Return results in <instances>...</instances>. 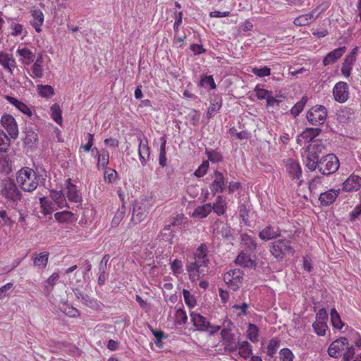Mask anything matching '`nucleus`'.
Listing matches in <instances>:
<instances>
[{
	"instance_id": "obj_20",
	"label": "nucleus",
	"mask_w": 361,
	"mask_h": 361,
	"mask_svg": "<svg viewBox=\"0 0 361 361\" xmlns=\"http://www.w3.org/2000/svg\"><path fill=\"white\" fill-rule=\"evenodd\" d=\"M315 13L316 11L313 10L308 13L301 15L295 18L293 21L294 25L296 26H305L312 23L319 15V13L315 15Z\"/></svg>"
},
{
	"instance_id": "obj_26",
	"label": "nucleus",
	"mask_w": 361,
	"mask_h": 361,
	"mask_svg": "<svg viewBox=\"0 0 361 361\" xmlns=\"http://www.w3.org/2000/svg\"><path fill=\"white\" fill-rule=\"evenodd\" d=\"M16 53L20 56V61L23 64L29 65L34 61V54L25 47H19Z\"/></svg>"
},
{
	"instance_id": "obj_35",
	"label": "nucleus",
	"mask_w": 361,
	"mask_h": 361,
	"mask_svg": "<svg viewBox=\"0 0 361 361\" xmlns=\"http://www.w3.org/2000/svg\"><path fill=\"white\" fill-rule=\"evenodd\" d=\"M62 304L63 307H61V310L66 315L72 318H78L80 317V311L77 308L69 305L67 301L62 302Z\"/></svg>"
},
{
	"instance_id": "obj_14",
	"label": "nucleus",
	"mask_w": 361,
	"mask_h": 361,
	"mask_svg": "<svg viewBox=\"0 0 361 361\" xmlns=\"http://www.w3.org/2000/svg\"><path fill=\"white\" fill-rule=\"evenodd\" d=\"M286 169L292 180H298L302 176V169L300 164L293 159H288L286 161Z\"/></svg>"
},
{
	"instance_id": "obj_43",
	"label": "nucleus",
	"mask_w": 361,
	"mask_h": 361,
	"mask_svg": "<svg viewBox=\"0 0 361 361\" xmlns=\"http://www.w3.org/2000/svg\"><path fill=\"white\" fill-rule=\"evenodd\" d=\"M353 64L354 62L353 59L352 57L345 58V61L343 62L341 68L342 74L345 78H348L350 75Z\"/></svg>"
},
{
	"instance_id": "obj_62",
	"label": "nucleus",
	"mask_w": 361,
	"mask_h": 361,
	"mask_svg": "<svg viewBox=\"0 0 361 361\" xmlns=\"http://www.w3.org/2000/svg\"><path fill=\"white\" fill-rule=\"evenodd\" d=\"M117 173L115 170L112 169H105L104 174V178L105 181H107L109 183H112L114 181L116 178Z\"/></svg>"
},
{
	"instance_id": "obj_33",
	"label": "nucleus",
	"mask_w": 361,
	"mask_h": 361,
	"mask_svg": "<svg viewBox=\"0 0 361 361\" xmlns=\"http://www.w3.org/2000/svg\"><path fill=\"white\" fill-rule=\"evenodd\" d=\"M212 212V204L210 203L205 204L197 207L192 212L193 217L205 218Z\"/></svg>"
},
{
	"instance_id": "obj_59",
	"label": "nucleus",
	"mask_w": 361,
	"mask_h": 361,
	"mask_svg": "<svg viewBox=\"0 0 361 361\" xmlns=\"http://www.w3.org/2000/svg\"><path fill=\"white\" fill-rule=\"evenodd\" d=\"M183 295L185 300V302L190 307H192L196 304V300L194 296L190 293V292L186 289H183Z\"/></svg>"
},
{
	"instance_id": "obj_50",
	"label": "nucleus",
	"mask_w": 361,
	"mask_h": 361,
	"mask_svg": "<svg viewBox=\"0 0 361 361\" xmlns=\"http://www.w3.org/2000/svg\"><path fill=\"white\" fill-rule=\"evenodd\" d=\"M307 99L305 97H302L300 101L297 102L290 109V113L293 116H298L303 110Z\"/></svg>"
},
{
	"instance_id": "obj_60",
	"label": "nucleus",
	"mask_w": 361,
	"mask_h": 361,
	"mask_svg": "<svg viewBox=\"0 0 361 361\" xmlns=\"http://www.w3.org/2000/svg\"><path fill=\"white\" fill-rule=\"evenodd\" d=\"M209 169V162L204 161L202 164L194 172V175L197 178L203 177Z\"/></svg>"
},
{
	"instance_id": "obj_41",
	"label": "nucleus",
	"mask_w": 361,
	"mask_h": 361,
	"mask_svg": "<svg viewBox=\"0 0 361 361\" xmlns=\"http://www.w3.org/2000/svg\"><path fill=\"white\" fill-rule=\"evenodd\" d=\"M51 114L53 120L59 125L62 123V111L59 104H54L51 106Z\"/></svg>"
},
{
	"instance_id": "obj_8",
	"label": "nucleus",
	"mask_w": 361,
	"mask_h": 361,
	"mask_svg": "<svg viewBox=\"0 0 361 361\" xmlns=\"http://www.w3.org/2000/svg\"><path fill=\"white\" fill-rule=\"evenodd\" d=\"M75 295L76 298L78 299L81 302V303L85 305L86 307L94 311H102L104 305L100 301H99L96 298H91L87 294L84 293L80 290H76L75 291Z\"/></svg>"
},
{
	"instance_id": "obj_25",
	"label": "nucleus",
	"mask_w": 361,
	"mask_h": 361,
	"mask_svg": "<svg viewBox=\"0 0 361 361\" xmlns=\"http://www.w3.org/2000/svg\"><path fill=\"white\" fill-rule=\"evenodd\" d=\"M67 197L73 202H80L82 197L80 195L76 186L71 183V179L66 180Z\"/></svg>"
},
{
	"instance_id": "obj_17",
	"label": "nucleus",
	"mask_w": 361,
	"mask_h": 361,
	"mask_svg": "<svg viewBox=\"0 0 361 361\" xmlns=\"http://www.w3.org/2000/svg\"><path fill=\"white\" fill-rule=\"evenodd\" d=\"M190 317L194 326L199 331H207L210 327V322L202 315L196 312H191Z\"/></svg>"
},
{
	"instance_id": "obj_13",
	"label": "nucleus",
	"mask_w": 361,
	"mask_h": 361,
	"mask_svg": "<svg viewBox=\"0 0 361 361\" xmlns=\"http://www.w3.org/2000/svg\"><path fill=\"white\" fill-rule=\"evenodd\" d=\"M137 138L139 140L138 153L140 161L141 164L145 166L150 156V150L148 145V142L144 135L139 136Z\"/></svg>"
},
{
	"instance_id": "obj_39",
	"label": "nucleus",
	"mask_w": 361,
	"mask_h": 361,
	"mask_svg": "<svg viewBox=\"0 0 361 361\" xmlns=\"http://www.w3.org/2000/svg\"><path fill=\"white\" fill-rule=\"evenodd\" d=\"M214 232L224 238H228L231 235L230 228L223 223L216 224Z\"/></svg>"
},
{
	"instance_id": "obj_2",
	"label": "nucleus",
	"mask_w": 361,
	"mask_h": 361,
	"mask_svg": "<svg viewBox=\"0 0 361 361\" xmlns=\"http://www.w3.org/2000/svg\"><path fill=\"white\" fill-rule=\"evenodd\" d=\"M16 180L19 186L26 192H32L38 185V177L35 171L25 167L17 173Z\"/></svg>"
},
{
	"instance_id": "obj_34",
	"label": "nucleus",
	"mask_w": 361,
	"mask_h": 361,
	"mask_svg": "<svg viewBox=\"0 0 361 361\" xmlns=\"http://www.w3.org/2000/svg\"><path fill=\"white\" fill-rule=\"evenodd\" d=\"M238 354L244 359L248 358L252 353V346L246 341L238 343Z\"/></svg>"
},
{
	"instance_id": "obj_53",
	"label": "nucleus",
	"mask_w": 361,
	"mask_h": 361,
	"mask_svg": "<svg viewBox=\"0 0 361 361\" xmlns=\"http://www.w3.org/2000/svg\"><path fill=\"white\" fill-rule=\"evenodd\" d=\"M183 262L181 260L175 259L173 261L171 262V269L173 274L176 276H178L183 273Z\"/></svg>"
},
{
	"instance_id": "obj_10",
	"label": "nucleus",
	"mask_w": 361,
	"mask_h": 361,
	"mask_svg": "<svg viewBox=\"0 0 361 361\" xmlns=\"http://www.w3.org/2000/svg\"><path fill=\"white\" fill-rule=\"evenodd\" d=\"M333 96L335 101L339 103L345 102L349 97V86L345 82L336 83L333 88Z\"/></svg>"
},
{
	"instance_id": "obj_6",
	"label": "nucleus",
	"mask_w": 361,
	"mask_h": 361,
	"mask_svg": "<svg viewBox=\"0 0 361 361\" xmlns=\"http://www.w3.org/2000/svg\"><path fill=\"white\" fill-rule=\"evenodd\" d=\"M244 273L240 269H231L224 276L225 283L233 290H238L242 285Z\"/></svg>"
},
{
	"instance_id": "obj_7",
	"label": "nucleus",
	"mask_w": 361,
	"mask_h": 361,
	"mask_svg": "<svg viewBox=\"0 0 361 361\" xmlns=\"http://www.w3.org/2000/svg\"><path fill=\"white\" fill-rule=\"evenodd\" d=\"M1 193L5 198L13 202L20 200L21 197V193L16 183L10 179L6 180L3 183Z\"/></svg>"
},
{
	"instance_id": "obj_57",
	"label": "nucleus",
	"mask_w": 361,
	"mask_h": 361,
	"mask_svg": "<svg viewBox=\"0 0 361 361\" xmlns=\"http://www.w3.org/2000/svg\"><path fill=\"white\" fill-rule=\"evenodd\" d=\"M206 154L209 160L213 163H217L221 161V154L215 150H206Z\"/></svg>"
},
{
	"instance_id": "obj_51",
	"label": "nucleus",
	"mask_w": 361,
	"mask_h": 361,
	"mask_svg": "<svg viewBox=\"0 0 361 361\" xmlns=\"http://www.w3.org/2000/svg\"><path fill=\"white\" fill-rule=\"evenodd\" d=\"M38 140L37 135L32 130L25 131V136L24 137V142L25 145L32 146Z\"/></svg>"
},
{
	"instance_id": "obj_12",
	"label": "nucleus",
	"mask_w": 361,
	"mask_h": 361,
	"mask_svg": "<svg viewBox=\"0 0 361 361\" xmlns=\"http://www.w3.org/2000/svg\"><path fill=\"white\" fill-rule=\"evenodd\" d=\"M348 345V339L345 337H341L331 343L328 348V354L332 357H338Z\"/></svg>"
},
{
	"instance_id": "obj_40",
	"label": "nucleus",
	"mask_w": 361,
	"mask_h": 361,
	"mask_svg": "<svg viewBox=\"0 0 361 361\" xmlns=\"http://www.w3.org/2000/svg\"><path fill=\"white\" fill-rule=\"evenodd\" d=\"M325 150V146L322 142L319 140H315L312 143H310L308 146V152L312 151L315 152V155L322 154Z\"/></svg>"
},
{
	"instance_id": "obj_38",
	"label": "nucleus",
	"mask_w": 361,
	"mask_h": 361,
	"mask_svg": "<svg viewBox=\"0 0 361 361\" xmlns=\"http://www.w3.org/2000/svg\"><path fill=\"white\" fill-rule=\"evenodd\" d=\"M247 337L252 343L258 341L259 329L253 324H249L247 330Z\"/></svg>"
},
{
	"instance_id": "obj_48",
	"label": "nucleus",
	"mask_w": 361,
	"mask_h": 361,
	"mask_svg": "<svg viewBox=\"0 0 361 361\" xmlns=\"http://www.w3.org/2000/svg\"><path fill=\"white\" fill-rule=\"evenodd\" d=\"M59 279V274L57 272H54L45 281L44 288L48 292L51 291Z\"/></svg>"
},
{
	"instance_id": "obj_31",
	"label": "nucleus",
	"mask_w": 361,
	"mask_h": 361,
	"mask_svg": "<svg viewBox=\"0 0 361 361\" xmlns=\"http://www.w3.org/2000/svg\"><path fill=\"white\" fill-rule=\"evenodd\" d=\"M213 210L217 215H223L226 210V202L221 195H218L215 202L212 205Z\"/></svg>"
},
{
	"instance_id": "obj_5",
	"label": "nucleus",
	"mask_w": 361,
	"mask_h": 361,
	"mask_svg": "<svg viewBox=\"0 0 361 361\" xmlns=\"http://www.w3.org/2000/svg\"><path fill=\"white\" fill-rule=\"evenodd\" d=\"M327 116V110L322 105H316L312 107L307 113V119L313 126L322 125Z\"/></svg>"
},
{
	"instance_id": "obj_23",
	"label": "nucleus",
	"mask_w": 361,
	"mask_h": 361,
	"mask_svg": "<svg viewBox=\"0 0 361 361\" xmlns=\"http://www.w3.org/2000/svg\"><path fill=\"white\" fill-rule=\"evenodd\" d=\"M0 65L7 71L12 73V69L16 67V63L12 55L0 51Z\"/></svg>"
},
{
	"instance_id": "obj_4",
	"label": "nucleus",
	"mask_w": 361,
	"mask_h": 361,
	"mask_svg": "<svg viewBox=\"0 0 361 361\" xmlns=\"http://www.w3.org/2000/svg\"><path fill=\"white\" fill-rule=\"evenodd\" d=\"M339 168L338 159L332 154H327L319 161V171L326 176L335 173Z\"/></svg>"
},
{
	"instance_id": "obj_21",
	"label": "nucleus",
	"mask_w": 361,
	"mask_h": 361,
	"mask_svg": "<svg viewBox=\"0 0 361 361\" xmlns=\"http://www.w3.org/2000/svg\"><path fill=\"white\" fill-rule=\"evenodd\" d=\"M346 48L345 47L337 48L326 54L323 59L324 66H328L335 63L345 53Z\"/></svg>"
},
{
	"instance_id": "obj_19",
	"label": "nucleus",
	"mask_w": 361,
	"mask_h": 361,
	"mask_svg": "<svg viewBox=\"0 0 361 361\" xmlns=\"http://www.w3.org/2000/svg\"><path fill=\"white\" fill-rule=\"evenodd\" d=\"M225 180L221 172L216 171L214 173V180L210 185V190L214 195L217 192H222L224 189Z\"/></svg>"
},
{
	"instance_id": "obj_16",
	"label": "nucleus",
	"mask_w": 361,
	"mask_h": 361,
	"mask_svg": "<svg viewBox=\"0 0 361 361\" xmlns=\"http://www.w3.org/2000/svg\"><path fill=\"white\" fill-rule=\"evenodd\" d=\"M321 132V129L318 128H307L298 137V142L302 145V140L307 142H311L314 141V138L316 137Z\"/></svg>"
},
{
	"instance_id": "obj_47",
	"label": "nucleus",
	"mask_w": 361,
	"mask_h": 361,
	"mask_svg": "<svg viewBox=\"0 0 361 361\" xmlns=\"http://www.w3.org/2000/svg\"><path fill=\"white\" fill-rule=\"evenodd\" d=\"M162 143L160 146L159 149V164L161 167H164L166 165V141L164 137L161 138Z\"/></svg>"
},
{
	"instance_id": "obj_55",
	"label": "nucleus",
	"mask_w": 361,
	"mask_h": 361,
	"mask_svg": "<svg viewBox=\"0 0 361 361\" xmlns=\"http://www.w3.org/2000/svg\"><path fill=\"white\" fill-rule=\"evenodd\" d=\"M294 355L292 351L287 348L281 349L279 352L280 361H293Z\"/></svg>"
},
{
	"instance_id": "obj_58",
	"label": "nucleus",
	"mask_w": 361,
	"mask_h": 361,
	"mask_svg": "<svg viewBox=\"0 0 361 361\" xmlns=\"http://www.w3.org/2000/svg\"><path fill=\"white\" fill-rule=\"evenodd\" d=\"M10 29L11 30V35L12 36L20 35L24 31L23 25L15 22L11 23Z\"/></svg>"
},
{
	"instance_id": "obj_18",
	"label": "nucleus",
	"mask_w": 361,
	"mask_h": 361,
	"mask_svg": "<svg viewBox=\"0 0 361 361\" xmlns=\"http://www.w3.org/2000/svg\"><path fill=\"white\" fill-rule=\"evenodd\" d=\"M340 194V190L330 189L320 194L319 200L323 206L331 204Z\"/></svg>"
},
{
	"instance_id": "obj_28",
	"label": "nucleus",
	"mask_w": 361,
	"mask_h": 361,
	"mask_svg": "<svg viewBox=\"0 0 361 361\" xmlns=\"http://www.w3.org/2000/svg\"><path fill=\"white\" fill-rule=\"evenodd\" d=\"M7 101L12 105H13L16 109H18L22 113L27 115L31 116L32 111L31 109L23 102L18 100L16 98L11 97V96H6Z\"/></svg>"
},
{
	"instance_id": "obj_45",
	"label": "nucleus",
	"mask_w": 361,
	"mask_h": 361,
	"mask_svg": "<svg viewBox=\"0 0 361 361\" xmlns=\"http://www.w3.org/2000/svg\"><path fill=\"white\" fill-rule=\"evenodd\" d=\"M330 314L332 326L338 329H342L343 323L342 322L341 317L336 309H332Z\"/></svg>"
},
{
	"instance_id": "obj_24",
	"label": "nucleus",
	"mask_w": 361,
	"mask_h": 361,
	"mask_svg": "<svg viewBox=\"0 0 361 361\" xmlns=\"http://www.w3.org/2000/svg\"><path fill=\"white\" fill-rule=\"evenodd\" d=\"M142 206L136 207L133 209L132 220L135 223H139L145 219L149 212V208L145 204V202L141 203Z\"/></svg>"
},
{
	"instance_id": "obj_46",
	"label": "nucleus",
	"mask_w": 361,
	"mask_h": 361,
	"mask_svg": "<svg viewBox=\"0 0 361 361\" xmlns=\"http://www.w3.org/2000/svg\"><path fill=\"white\" fill-rule=\"evenodd\" d=\"M279 346V341L276 338H271L267 348V354L269 357H274Z\"/></svg>"
},
{
	"instance_id": "obj_22",
	"label": "nucleus",
	"mask_w": 361,
	"mask_h": 361,
	"mask_svg": "<svg viewBox=\"0 0 361 361\" xmlns=\"http://www.w3.org/2000/svg\"><path fill=\"white\" fill-rule=\"evenodd\" d=\"M30 71V75L34 79H39L44 76L43 59L42 55H39L31 67Z\"/></svg>"
},
{
	"instance_id": "obj_49",
	"label": "nucleus",
	"mask_w": 361,
	"mask_h": 361,
	"mask_svg": "<svg viewBox=\"0 0 361 361\" xmlns=\"http://www.w3.org/2000/svg\"><path fill=\"white\" fill-rule=\"evenodd\" d=\"M251 72L256 76L262 78L269 76L271 75V69L267 66L264 67H252L251 68Z\"/></svg>"
},
{
	"instance_id": "obj_44",
	"label": "nucleus",
	"mask_w": 361,
	"mask_h": 361,
	"mask_svg": "<svg viewBox=\"0 0 361 361\" xmlns=\"http://www.w3.org/2000/svg\"><path fill=\"white\" fill-rule=\"evenodd\" d=\"M97 166H102L103 168H106L109 161V154L107 150L102 149L97 156Z\"/></svg>"
},
{
	"instance_id": "obj_52",
	"label": "nucleus",
	"mask_w": 361,
	"mask_h": 361,
	"mask_svg": "<svg viewBox=\"0 0 361 361\" xmlns=\"http://www.w3.org/2000/svg\"><path fill=\"white\" fill-rule=\"evenodd\" d=\"M10 146V139L6 134L0 129V151L6 152Z\"/></svg>"
},
{
	"instance_id": "obj_42",
	"label": "nucleus",
	"mask_w": 361,
	"mask_h": 361,
	"mask_svg": "<svg viewBox=\"0 0 361 361\" xmlns=\"http://www.w3.org/2000/svg\"><path fill=\"white\" fill-rule=\"evenodd\" d=\"M37 89L39 94L43 97H51L54 94L53 87L48 85H38Z\"/></svg>"
},
{
	"instance_id": "obj_27",
	"label": "nucleus",
	"mask_w": 361,
	"mask_h": 361,
	"mask_svg": "<svg viewBox=\"0 0 361 361\" xmlns=\"http://www.w3.org/2000/svg\"><path fill=\"white\" fill-rule=\"evenodd\" d=\"M235 263L247 268H255L256 267L255 262L250 258V255L243 252L237 256Z\"/></svg>"
},
{
	"instance_id": "obj_37",
	"label": "nucleus",
	"mask_w": 361,
	"mask_h": 361,
	"mask_svg": "<svg viewBox=\"0 0 361 361\" xmlns=\"http://www.w3.org/2000/svg\"><path fill=\"white\" fill-rule=\"evenodd\" d=\"M39 201L41 203V212L45 216L51 214L54 210L56 209L55 204L51 202L48 201L46 197H40Z\"/></svg>"
},
{
	"instance_id": "obj_36",
	"label": "nucleus",
	"mask_w": 361,
	"mask_h": 361,
	"mask_svg": "<svg viewBox=\"0 0 361 361\" xmlns=\"http://www.w3.org/2000/svg\"><path fill=\"white\" fill-rule=\"evenodd\" d=\"M49 259V252H43L39 254L36 255L34 259V265L40 269H44L48 263Z\"/></svg>"
},
{
	"instance_id": "obj_30",
	"label": "nucleus",
	"mask_w": 361,
	"mask_h": 361,
	"mask_svg": "<svg viewBox=\"0 0 361 361\" xmlns=\"http://www.w3.org/2000/svg\"><path fill=\"white\" fill-rule=\"evenodd\" d=\"M241 244L245 246L248 252H254L257 248V243L253 237L247 233L240 235Z\"/></svg>"
},
{
	"instance_id": "obj_15",
	"label": "nucleus",
	"mask_w": 361,
	"mask_h": 361,
	"mask_svg": "<svg viewBox=\"0 0 361 361\" xmlns=\"http://www.w3.org/2000/svg\"><path fill=\"white\" fill-rule=\"evenodd\" d=\"M361 187V178L357 175H350L343 183V190L345 192L357 191Z\"/></svg>"
},
{
	"instance_id": "obj_29",
	"label": "nucleus",
	"mask_w": 361,
	"mask_h": 361,
	"mask_svg": "<svg viewBox=\"0 0 361 361\" xmlns=\"http://www.w3.org/2000/svg\"><path fill=\"white\" fill-rule=\"evenodd\" d=\"M319 157L318 155H315V152L310 151L307 153L305 159V165L310 171H313L317 168L319 169Z\"/></svg>"
},
{
	"instance_id": "obj_3",
	"label": "nucleus",
	"mask_w": 361,
	"mask_h": 361,
	"mask_svg": "<svg viewBox=\"0 0 361 361\" xmlns=\"http://www.w3.org/2000/svg\"><path fill=\"white\" fill-rule=\"evenodd\" d=\"M269 252L278 262H281L288 255L293 256L295 250L290 240L279 239L270 243Z\"/></svg>"
},
{
	"instance_id": "obj_11",
	"label": "nucleus",
	"mask_w": 361,
	"mask_h": 361,
	"mask_svg": "<svg viewBox=\"0 0 361 361\" xmlns=\"http://www.w3.org/2000/svg\"><path fill=\"white\" fill-rule=\"evenodd\" d=\"M283 231L276 225H267L259 233V238L264 241H268L281 236Z\"/></svg>"
},
{
	"instance_id": "obj_63",
	"label": "nucleus",
	"mask_w": 361,
	"mask_h": 361,
	"mask_svg": "<svg viewBox=\"0 0 361 361\" xmlns=\"http://www.w3.org/2000/svg\"><path fill=\"white\" fill-rule=\"evenodd\" d=\"M254 91H255V92L256 94V97L259 99H267V98L268 97L269 94L271 93L268 90L262 88L259 85H257L255 87Z\"/></svg>"
},
{
	"instance_id": "obj_64",
	"label": "nucleus",
	"mask_w": 361,
	"mask_h": 361,
	"mask_svg": "<svg viewBox=\"0 0 361 361\" xmlns=\"http://www.w3.org/2000/svg\"><path fill=\"white\" fill-rule=\"evenodd\" d=\"M72 215L73 214L71 212L63 211L61 212H56L54 214V217L56 220L59 222H66Z\"/></svg>"
},
{
	"instance_id": "obj_9",
	"label": "nucleus",
	"mask_w": 361,
	"mask_h": 361,
	"mask_svg": "<svg viewBox=\"0 0 361 361\" xmlns=\"http://www.w3.org/2000/svg\"><path fill=\"white\" fill-rule=\"evenodd\" d=\"M0 123L6 130L11 138H17L18 135V127L13 116L10 114H4L1 118Z\"/></svg>"
},
{
	"instance_id": "obj_56",
	"label": "nucleus",
	"mask_w": 361,
	"mask_h": 361,
	"mask_svg": "<svg viewBox=\"0 0 361 361\" xmlns=\"http://www.w3.org/2000/svg\"><path fill=\"white\" fill-rule=\"evenodd\" d=\"M314 332L319 336H324L327 329L326 323L314 322L312 324Z\"/></svg>"
},
{
	"instance_id": "obj_1",
	"label": "nucleus",
	"mask_w": 361,
	"mask_h": 361,
	"mask_svg": "<svg viewBox=\"0 0 361 361\" xmlns=\"http://www.w3.org/2000/svg\"><path fill=\"white\" fill-rule=\"evenodd\" d=\"M193 261L188 262L186 270L188 272L191 281L195 282L200 277L203 271L202 268L207 267L209 264L208 247L205 243H202L195 251Z\"/></svg>"
},
{
	"instance_id": "obj_32",
	"label": "nucleus",
	"mask_w": 361,
	"mask_h": 361,
	"mask_svg": "<svg viewBox=\"0 0 361 361\" xmlns=\"http://www.w3.org/2000/svg\"><path fill=\"white\" fill-rule=\"evenodd\" d=\"M32 20L30 21L31 25L35 27L37 32H41V25L44 22V15L39 10H35L32 13Z\"/></svg>"
},
{
	"instance_id": "obj_54",
	"label": "nucleus",
	"mask_w": 361,
	"mask_h": 361,
	"mask_svg": "<svg viewBox=\"0 0 361 361\" xmlns=\"http://www.w3.org/2000/svg\"><path fill=\"white\" fill-rule=\"evenodd\" d=\"M126 209L123 205L115 214L114 217L111 221V226L116 227L118 226L121 220L123 219L125 214Z\"/></svg>"
},
{
	"instance_id": "obj_61",
	"label": "nucleus",
	"mask_w": 361,
	"mask_h": 361,
	"mask_svg": "<svg viewBox=\"0 0 361 361\" xmlns=\"http://www.w3.org/2000/svg\"><path fill=\"white\" fill-rule=\"evenodd\" d=\"M200 85L201 86L209 85L212 90L216 89V86L212 75H206L202 78Z\"/></svg>"
}]
</instances>
